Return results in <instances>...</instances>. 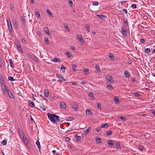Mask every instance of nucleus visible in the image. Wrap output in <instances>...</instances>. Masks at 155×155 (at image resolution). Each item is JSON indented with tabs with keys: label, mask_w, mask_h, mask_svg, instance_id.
<instances>
[{
	"label": "nucleus",
	"mask_w": 155,
	"mask_h": 155,
	"mask_svg": "<svg viewBox=\"0 0 155 155\" xmlns=\"http://www.w3.org/2000/svg\"><path fill=\"white\" fill-rule=\"evenodd\" d=\"M35 15H36V16L38 18H40V14L38 11L37 12L36 11V10L35 12Z\"/></svg>",
	"instance_id": "c756f323"
},
{
	"label": "nucleus",
	"mask_w": 155,
	"mask_h": 155,
	"mask_svg": "<svg viewBox=\"0 0 155 155\" xmlns=\"http://www.w3.org/2000/svg\"><path fill=\"white\" fill-rule=\"evenodd\" d=\"M114 100L118 104L120 103V101L118 98H114Z\"/></svg>",
	"instance_id": "f704fd0d"
},
{
	"label": "nucleus",
	"mask_w": 155,
	"mask_h": 155,
	"mask_svg": "<svg viewBox=\"0 0 155 155\" xmlns=\"http://www.w3.org/2000/svg\"><path fill=\"white\" fill-rule=\"evenodd\" d=\"M36 144L37 145V146L38 147V148L39 151H40L41 145H40V142H39V141L38 140L36 141Z\"/></svg>",
	"instance_id": "f3484780"
},
{
	"label": "nucleus",
	"mask_w": 155,
	"mask_h": 155,
	"mask_svg": "<svg viewBox=\"0 0 155 155\" xmlns=\"http://www.w3.org/2000/svg\"><path fill=\"white\" fill-rule=\"evenodd\" d=\"M66 54L67 56H68V58H70L71 56V55L70 53L68 51H67L66 52Z\"/></svg>",
	"instance_id": "c03bdc74"
},
{
	"label": "nucleus",
	"mask_w": 155,
	"mask_h": 155,
	"mask_svg": "<svg viewBox=\"0 0 155 155\" xmlns=\"http://www.w3.org/2000/svg\"><path fill=\"white\" fill-rule=\"evenodd\" d=\"M75 137L77 140H79L81 139V137L80 136H79L76 135H75Z\"/></svg>",
	"instance_id": "37998d69"
},
{
	"label": "nucleus",
	"mask_w": 155,
	"mask_h": 155,
	"mask_svg": "<svg viewBox=\"0 0 155 155\" xmlns=\"http://www.w3.org/2000/svg\"><path fill=\"white\" fill-rule=\"evenodd\" d=\"M124 26L125 25L126 26H127V20H125V19H124Z\"/></svg>",
	"instance_id": "49530a36"
},
{
	"label": "nucleus",
	"mask_w": 155,
	"mask_h": 155,
	"mask_svg": "<svg viewBox=\"0 0 155 155\" xmlns=\"http://www.w3.org/2000/svg\"><path fill=\"white\" fill-rule=\"evenodd\" d=\"M139 148L140 151H142L143 150V146L140 145L139 146Z\"/></svg>",
	"instance_id": "3c124183"
},
{
	"label": "nucleus",
	"mask_w": 155,
	"mask_h": 155,
	"mask_svg": "<svg viewBox=\"0 0 155 155\" xmlns=\"http://www.w3.org/2000/svg\"><path fill=\"white\" fill-rule=\"evenodd\" d=\"M84 72L86 74H88L89 73V70L88 69H85L84 70Z\"/></svg>",
	"instance_id": "5fc2aeb1"
},
{
	"label": "nucleus",
	"mask_w": 155,
	"mask_h": 155,
	"mask_svg": "<svg viewBox=\"0 0 155 155\" xmlns=\"http://www.w3.org/2000/svg\"><path fill=\"white\" fill-rule=\"evenodd\" d=\"M56 76L59 78L58 81H60L61 82L64 83L65 82V79L64 78L62 75L60 74H56Z\"/></svg>",
	"instance_id": "7ed1b4c3"
},
{
	"label": "nucleus",
	"mask_w": 155,
	"mask_h": 155,
	"mask_svg": "<svg viewBox=\"0 0 155 155\" xmlns=\"http://www.w3.org/2000/svg\"><path fill=\"white\" fill-rule=\"evenodd\" d=\"M40 108L44 111H45L46 110L45 106L43 105L40 106Z\"/></svg>",
	"instance_id": "09e8293b"
},
{
	"label": "nucleus",
	"mask_w": 155,
	"mask_h": 155,
	"mask_svg": "<svg viewBox=\"0 0 155 155\" xmlns=\"http://www.w3.org/2000/svg\"><path fill=\"white\" fill-rule=\"evenodd\" d=\"M72 69L74 71H76V70L77 67L75 64H73L72 66Z\"/></svg>",
	"instance_id": "72a5a7b5"
},
{
	"label": "nucleus",
	"mask_w": 155,
	"mask_h": 155,
	"mask_svg": "<svg viewBox=\"0 0 155 155\" xmlns=\"http://www.w3.org/2000/svg\"><path fill=\"white\" fill-rule=\"evenodd\" d=\"M135 95L136 97H139V96H140V95H139V94H138L137 93H135Z\"/></svg>",
	"instance_id": "69168bd1"
},
{
	"label": "nucleus",
	"mask_w": 155,
	"mask_h": 155,
	"mask_svg": "<svg viewBox=\"0 0 155 155\" xmlns=\"http://www.w3.org/2000/svg\"><path fill=\"white\" fill-rule=\"evenodd\" d=\"M96 141L97 143H99L101 142V140L98 137H97L96 139Z\"/></svg>",
	"instance_id": "a211bd4d"
},
{
	"label": "nucleus",
	"mask_w": 155,
	"mask_h": 155,
	"mask_svg": "<svg viewBox=\"0 0 155 155\" xmlns=\"http://www.w3.org/2000/svg\"><path fill=\"white\" fill-rule=\"evenodd\" d=\"M0 84L3 94L4 95L5 94L6 91V86L5 81H0Z\"/></svg>",
	"instance_id": "f03ea898"
},
{
	"label": "nucleus",
	"mask_w": 155,
	"mask_h": 155,
	"mask_svg": "<svg viewBox=\"0 0 155 155\" xmlns=\"http://www.w3.org/2000/svg\"><path fill=\"white\" fill-rule=\"evenodd\" d=\"M9 60L11 67L12 68H14V64L12 60L10 59H9Z\"/></svg>",
	"instance_id": "6ab92c4d"
},
{
	"label": "nucleus",
	"mask_w": 155,
	"mask_h": 155,
	"mask_svg": "<svg viewBox=\"0 0 155 155\" xmlns=\"http://www.w3.org/2000/svg\"><path fill=\"white\" fill-rule=\"evenodd\" d=\"M30 103V106L31 107H34L35 106V105L34 103L32 101H30V102L29 103Z\"/></svg>",
	"instance_id": "4c0bfd02"
},
{
	"label": "nucleus",
	"mask_w": 155,
	"mask_h": 155,
	"mask_svg": "<svg viewBox=\"0 0 155 155\" xmlns=\"http://www.w3.org/2000/svg\"><path fill=\"white\" fill-rule=\"evenodd\" d=\"M17 47L18 50L21 53H22V49L21 46V44L20 42H18L17 43Z\"/></svg>",
	"instance_id": "1a4fd4ad"
},
{
	"label": "nucleus",
	"mask_w": 155,
	"mask_h": 155,
	"mask_svg": "<svg viewBox=\"0 0 155 155\" xmlns=\"http://www.w3.org/2000/svg\"><path fill=\"white\" fill-rule=\"evenodd\" d=\"M78 39L79 41L80 39L82 38V37L81 35H77Z\"/></svg>",
	"instance_id": "864d4df0"
},
{
	"label": "nucleus",
	"mask_w": 155,
	"mask_h": 155,
	"mask_svg": "<svg viewBox=\"0 0 155 155\" xmlns=\"http://www.w3.org/2000/svg\"><path fill=\"white\" fill-rule=\"evenodd\" d=\"M44 40L46 44H48L49 42V40H48L47 38H45Z\"/></svg>",
	"instance_id": "79ce46f5"
},
{
	"label": "nucleus",
	"mask_w": 155,
	"mask_h": 155,
	"mask_svg": "<svg viewBox=\"0 0 155 155\" xmlns=\"http://www.w3.org/2000/svg\"><path fill=\"white\" fill-rule=\"evenodd\" d=\"M105 78L108 82L111 81V83H113L114 82V80L110 76L107 75L105 77Z\"/></svg>",
	"instance_id": "39448f33"
},
{
	"label": "nucleus",
	"mask_w": 155,
	"mask_h": 155,
	"mask_svg": "<svg viewBox=\"0 0 155 155\" xmlns=\"http://www.w3.org/2000/svg\"><path fill=\"white\" fill-rule=\"evenodd\" d=\"M8 30L9 31L10 33H11V32H12V26H8Z\"/></svg>",
	"instance_id": "e433bc0d"
},
{
	"label": "nucleus",
	"mask_w": 155,
	"mask_h": 155,
	"mask_svg": "<svg viewBox=\"0 0 155 155\" xmlns=\"http://www.w3.org/2000/svg\"><path fill=\"white\" fill-rule=\"evenodd\" d=\"M89 95L92 99H94L93 94L92 93H90L89 94Z\"/></svg>",
	"instance_id": "de8ad7c7"
},
{
	"label": "nucleus",
	"mask_w": 155,
	"mask_h": 155,
	"mask_svg": "<svg viewBox=\"0 0 155 155\" xmlns=\"http://www.w3.org/2000/svg\"><path fill=\"white\" fill-rule=\"evenodd\" d=\"M111 131L110 130H109L107 131V136H110L111 135Z\"/></svg>",
	"instance_id": "a19ab883"
},
{
	"label": "nucleus",
	"mask_w": 155,
	"mask_h": 155,
	"mask_svg": "<svg viewBox=\"0 0 155 155\" xmlns=\"http://www.w3.org/2000/svg\"><path fill=\"white\" fill-rule=\"evenodd\" d=\"M21 21L22 23L24 26H25L26 25V23L25 22V19L23 17L21 16Z\"/></svg>",
	"instance_id": "ddd939ff"
},
{
	"label": "nucleus",
	"mask_w": 155,
	"mask_h": 155,
	"mask_svg": "<svg viewBox=\"0 0 155 155\" xmlns=\"http://www.w3.org/2000/svg\"><path fill=\"white\" fill-rule=\"evenodd\" d=\"M48 117L50 119L51 121L54 123L56 122V120L58 121H60V119H59V117L54 114H50L48 113Z\"/></svg>",
	"instance_id": "f257e3e1"
},
{
	"label": "nucleus",
	"mask_w": 155,
	"mask_h": 155,
	"mask_svg": "<svg viewBox=\"0 0 155 155\" xmlns=\"http://www.w3.org/2000/svg\"><path fill=\"white\" fill-rule=\"evenodd\" d=\"M44 94L45 97H48V96L49 93L47 90H45Z\"/></svg>",
	"instance_id": "aec40b11"
},
{
	"label": "nucleus",
	"mask_w": 155,
	"mask_h": 155,
	"mask_svg": "<svg viewBox=\"0 0 155 155\" xmlns=\"http://www.w3.org/2000/svg\"><path fill=\"white\" fill-rule=\"evenodd\" d=\"M120 119L123 121H126L127 120L126 118L124 117H120Z\"/></svg>",
	"instance_id": "13d9d810"
},
{
	"label": "nucleus",
	"mask_w": 155,
	"mask_h": 155,
	"mask_svg": "<svg viewBox=\"0 0 155 155\" xmlns=\"http://www.w3.org/2000/svg\"><path fill=\"white\" fill-rule=\"evenodd\" d=\"M108 143L109 146L111 147H113L114 145V144L112 142V140H109L108 141Z\"/></svg>",
	"instance_id": "4468645a"
},
{
	"label": "nucleus",
	"mask_w": 155,
	"mask_h": 155,
	"mask_svg": "<svg viewBox=\"0 0 155 155\" xmlns=\"http://www.w3.org/2000/svg\"><path fill=\"white\" fill-rule=\"evenodd\" d=\"M101 128V127H97L96 128V130L97 132H99V131L100 130Z\"/></svg>",
	"instance_id": "0e129e2a"
},
{
	"label": "nucleus",
	"mask_w": 155,
	"mask_h": 155,
	"mask_svg": "<svg viewBox=\"0 0 155 155\" xmlns=\"http://www.w3.org/2000/svg\"><path fill=\"white\" fill-rule=\"evenodd\" d=\"M44 31L48 35H49L50 34L48 28L46 27L44 28Z\"/></svg>",
	"instance_id": "f8f14e48"
},
{
	"label": "nucleus",
	"mask_w": 155,
	"mask_h": 155,
	"mask_svg": "<svg viewBox=\"0 0 155 155\" xmlns=\"http://www.w3.org/2000/svg\"><path fill=\"white\" fill-rule=\"evenodd\" d=\"M124 74L126 78H129V77L130 75L127 71H125L124 72Z\"/></svg>",
	"instance_id": "5701e85b"
},
{
	"label": "nucleus",
	"mask_w": 155,
	"mask_h": 155,
	"mask_svg": "<svg viewBox=\"0 0 155 155\" xmlns=\"http://www.w3.org/2000/svg\"><path fill=\"white\" fill-rule=\"evenodd\" d=\"M2 144L3 145H5L7 143V141L6 140H3L2 143Z\"/></svg>",
	"instance_id": "4d7b16f0"
},
{
	"label": "nucleus",
	"mask_w": 155,
	"mask_h": 155,
	"mask_svg": "<svg viewBox=\"0 0 155 155\" xmlns=\"http://www.w3.org/2000/svg\"><path fill=\"white\" fill-rule=\"evenodd\" d=\"M65 69V68L64 66H62L61 68V70H62L63 71H64Z\"/></svg>",
	"instance_id": "680f3d73"
},
{
	"label": "nucleus",
	"mask_w": 155,
	"mask_h": 155,
	"mask_svg": "<svg viewBox=\"0 0 155 155\" xmlns=\"http://www.w3.org/2000/svg\"><path fill=\"white\" fill-rule=\"evenodd\" d=\"M96 16L99 17L100 18H102V17H104V16L103 15H99V14L97 15H96Z\"/></svg>",
	"instance_id": "6e6d98bb"
},
{
	"label": "nucleus",
	"mask_w": 155,
	"mask_h": 155,
	"mask_svg": "<svg viewBox=\"0 0 155 155\" xmlns=\"http://www.w3.org/2000/svg\"><path fill=\"white\" fill-rule=\"evenodd\" d=\"M18 131L19 133V136L20 138L22 137V136H25V135L24 134L22 130L20 128H18Z\"/></svg>",
	"instance_id": "6e6552de"
},
{
	"label": "nucleus",
	"mask_w": 155,
	"mask_h": 155,
	"mask_svg": "<svg viewBox=\"0 0 155 155\" xmlns=\"http://www.w3.org/2000/svg\"><path fill=\"white\" fill-rule=\"evenodd\" d=\"M108 126V124L107 123H105L104 124H102L101 125V127L103 128H106Z\"/></svg>",
	"instance_id": "dca6fc26"
},
{
	"label": "nucleus",
	"mask_w": 155,
	"mask_h": 155,
	"mask_svg": "<svg viewBox=\"0 0 155 155\" xmlns=\"http://www.w3.org/2000/svg\"><path fill=\"white\" fill-rule=\"evenodd\" d=\"M24 142V143L25 144L27 145L28 144V140L27 139L25 135V136H23L21 137L20 138Z\"/></svg>",
	"instance_id": "0eeeda50"
},
{
	"label": "nucleus",
	"mask_w": 155,
	"mask_h": 155,
	"mask_svg": "<svg viewBox=\"0 0 155 155\" xmlns=\"http://www.w3.org/2000/svg\"><path fill=\"white\" fill-rule=\"evenodd\" d=\"M6 91L7 94L9 97L12 99H13L14 98V97L11 90L7 88L6 89Z\"/></svg>",
	"instance_id": "20e7f679"
},
{
	"label": "nucleus",
	"mask_w": 155,
	"mask_h": 155,
	"mask_svg": "<svg viewBox=\"0 0 155 155\" xmlns=\"http://www.w3.org/2000/svg\"><path fill=\"white\" fill-rule=\"evenodd\" d=\"M95 68L97 72L100 71L101 70L99 65H96L95 66Z\"/></svg>",
	"instance_id": "bb28decb"
},
{
	"label": "nucleus",
	"mask_w": 155,
	"mask_h": 155,
	"mask_svg": "<svg viewBox=\"0 0 155 155\" xmlns=\"http://www.w3.org/2000/svg\"><path fill=\"white\" fill-rule=\"evenodd\" d=\"M60 106L61 109H65L66 107V105L63 102H61L60 104Z\"/></svg>",
	"instance_id": "9b49d317"
},
{
	"label": "nucleus",
	"mask_w": 155,
	"mask_h": 155,
	"mask_svg": "<svg viewBox=\"0 0 155 155\" xmlns=\"http://www.w3.org/2000/svg\"><path fill=\"white\" fill-rule=\"evenodd\" d=\"M60 59L58 58H54V59L53 60V61L54 62H60Z\"/></svg>",
	"instance_id": "c85d7f7f"
},
{
	"label": "nucleus",
	"mask_w": 155,
	"mask_h": 155,
	"mask_svg": "<svg viewBox=\"0 0 155 155\" xmlns=\"http://www.w3.org/2000/svg\"><path fill=\"white\" fill-rule=\"evenodd\" d=\"M73 107L75 110L77 111L78 110V105L75 104H74L72 105Z\"/></svg>",
	"instance_id": "b1692460"
},
{
	"label": "nucleus",
	"mask_w": 155,
	"mask_h": 155,
	"mask_svg": "<svg viewBox=\"0 0 155 155\" xmlns=\"http://www.w3.org/2000/svg\"><path fill=\"white\" fill-rule=\"evenodd\" d=\"M79 41L80 43H83L84 42V40L83 38L81 39H80Z\"/></svg>",
	"instance_id": "e2e57ef3"
},
{
	"label": "nucleus",
	"mask_w": 155,
	"mask_h": 155,
	"mask_svg": "<svg viewBox=\"0 0 155 155\" xmlns=\"http://www.w3.org/2000/svg\"><path fill=\"white\" fill-rule=\"evenodd\" d=\"M114 143L117 147V149L119 150L120 149V144H119V143L118 142H116Z\"/></svg>",
	"instance_id": "2eb2a0df"
},
{
	"label": "nucleus",
	"mask_w": 155,
	"mask_h": 155,
	"mask_svg": "<svg viewBox=\"0 0 155 155\" xmlns=\"http://www.w3.org/2000/svg\"><path fill=\"white\" fill-rule=\"evenodd\" d=\"M109 57L110 58L111 60L113 59L114 58V54L111 53H110L109 54Z\"/></svg>",
	"instance_id": "412c9836"
},
{
	"label": "nucleus",
	"mask_w": 155,
	"mask_h": 155,
	"mask_svg": "<svg viewBox=\"0 0 155 155\" xmlns=\"http://www.w3.org/2000/svg\"><path fill=\"white\" fill-rule=\"evenodd\" d=\"M14 25L16 28H18V26L16 20H15V22H14Z\"/></svg>",
	"instance_id": "a18cd8bd"
},
{
	"label": "nucleus",
	"mask_w": 155,
	"mask_h": 155,
	"mask_svg": "<svg viewBox=\"0 0 155 155\" xmlns=\"http://www.w3.org/2000/svg\"><path fill=\"white\" fill-rule=\"evenodd\" d=\"M86 114L89 116L93 115V114L91 110L87 109L86 111Z\"/></svg>",
	"instance_id": "9d476101"
},
{
	"label": "nucleus",
	"mask_w": 155,
	"mask_h": 155,
	"mask_svg": "<svg viewBox=\"0 0 155 155\" xmlns=\"http://www.w3.org/2000/svg\"><path fill=\"white\" fill-rule=\"evenodd\" d=\"M90 129H91V127H89L84 132V133H85L84 134L85 135H86L89 132Z\"/></svg>",
	"instance_id": "a878e982"
},
{
	"label": "nucleus",
	"mask_w": 155,
	"mask_h": 155,
	"mask_svg": "<svg viewBox=\"0 0 155 155\" xmlns=\"http://www.w3.org/2000/svg\"><path fill=\"white\" fill-rule=\"evenodd\" d=\"M9 7L12 10H14V7L12 5V4H10Z\"/></svg>",
	"instance_id": "052dcab7"
},
{
	"label": "nucleus",
	"mask_w": 155,
	"mask_h": 155,
	"mask_svg": "<svg viewBox=\"0 0 155 155\" xmlns=\"http://www.w3.org/2000/svg\"><path fill=\"white\" fill-rule=\"evenodd\" d=\"M107 88L109 89H113V87L111 85L107 86Z\"/></svg>",
	"instance_id": "338daca9"
},
{
	"label": "nucleus",
	"mask_w": 155,
	"mask_h": 155,
	"mask_svg": "<svg viewBox=\"0 0 155 155\" xmlns=\"http://www.w3.org/2000/svg\"><path fill=\"white\" fill-rule=\"evenodd\" d=\"M69 5L71 7H73V3L72 1H69Z\"/></svg>",
	"instance_id": "bf43d9fd"
},
{
	"label": "nucleus",
	"mask_w": 155,
	"mask_h": 155,
	"mask_svg": "<svg viewBox=\"0 0 155 155\" xmlns=\"http://www.w3.org/2000/svg\"><path fill=\"white\" fill-rule=\"evenodd\" d=\"M85 27H86V29L87 30V31L88 32H89L90 31V29L89 26L88 25H86V26Z\"/></svg>",
	"instance_id": "ea45409f"
},
{
	"label": "nucleus",
	"mask_w": 155,
	"mask_h": 155,
	"mask_svg": "<svg viewBox=\"0 0 155 155\" xmlns=\"http://www.w3.org/2000/svg\"><path fill=\"white\" fill-rule=\"evenodd\" d=\"M93 5L94 6H97L98 5V3L97 2H93Z\"/></svg>",
	"instance_id": "603ef678"
},
{
	"label": "nucleus",
	"mask_w": 155,
	"mask_h": 155,
	"mask_svg": "<svg viewBox=\"0 0 155 155\" xmlns=\"http://www.w3.org/2000/svg\"><path fill=\"white\" fill-rule=\"evenodd\" d=\"M7 21L8 22V27L12 26L11 21L9 19H7Z\"/></svg>",
	"instance_id": "7c9ffc66"
},
{
	"label": "nucleus",
	"mask_w": 155,
	"mask_h": 155,
	"mask_svg": "<svg viewBox=\"0 0 155 155\" xmlns=\"http://www.w3.org/2000/svg\"><path fill=\"white\" fill-rule=\"evenodd\" d=\"M64 27L68 31H69L68 26L67 24H66L64 25Z\"/></svg>",
	"instance_id": "58836bf2"
},
{
	"label": "nucleus",
	"mask_w": 155,
	"mask_h": 155,
	"mask_svg": "<svg viewBox=\"0 0 155 155\" xmlns=\"http://www.w3.org/2000/svg\"><path fill=\"white\" fill-rule=\"evenodd\" d=\"M97 107H98V108L100 109V110H101L102 109V107H101V104H100V103H98L97 104Z\"/></svg>",
	"instance_id": "8fccbe9b"
},
{
	"label": "nucleus",
	"mask_w": 155,
	"mask_h": 155,
	"mask_svg": "<svg viewBox=\"0 0 155 155\" xmlns=\"http://www.w3.org/2000/svg\"><path fill=\"white\" fill-rule=\"evenodd\" d=\"M144 51L147 54H148L150 52V48H147L145 49Z\"/></svg>",
	"instance_id": "cd10ccee"
},
{
	"label": "nucleus",
	"mask_w": 155,
	"mask_h": 155,
	"mask_svg": "<svg viewBox=\"0 0 155 155\" xmlns=\"http://www.w3.org/2000/svg\"><path fill=\"white\" fill-rule=\"evenodd\" d=\"M46 12L49 15H51V16H52V14L49 10L48 9H47Z\"/></svg>",
	"instance_id": "473e14b6"
},
{
	"label": "nucleus",
	"mask_w": 155,
	"mask_h": 155,
	"mask_svg": "<svg viewBox=\"0 0 155 155\" xmlns=\"http://www.w3.org/2000/svg\"><path fill=\"white\" fill-rule=\"evenodd\" d=\"M131 6L133 9L136 8H137L136 5L135 4H132L131 5Z\"/></svg>",
	"instance_id": "c9c22d12"
},
{
	"label": "nucleus",
	"mask_w": 155,
	"mask_h": 155,
	"mask_svg": "<svg viewBox=\"0 0 155 155\" xmlns=\"http://www.w3.org/2000/svg\"><path fill=\"white\" fill-rule=\"evenodd\" d=\"M122 11L125 14H127V10L126 9H123Z\"/></svg>",
	"instance_id": "774afa93"
},
{
	"label": "nucleus",
	"mask_w": 155,
	"mask_h": 155,
	"mask_svg": "<svg viewBox=\"0 0 155 155\" xmlns=\"http://www.w3.org/2000/svg\"><path fill=\"white\" fill-rule=\"evenodd\" d=\"M122 35L124 37L127 36L126 32L127 31H121Z\"/></svg>",
	"instance_id": "393cba45"
},
{
	"label": "nucleus",
	"mask_w": 155,
	"mask_h": 155,
	"mask_svg": "<svg viewBox=\"0 0 155 155\" xmlns=\"http://www.w3.org/2000/svg\"><path fill=\"white\" fill-rule=\"evenodd\" d=\"M127 31V26L124 25L123 26L121 29V31Z\"/></svg>",
	"instance_id": "4be33fe9"
},
{
	"label": "nucleus",
	"mask_w": 155,
	"mask_h": 155,
	"mask_svg": "<svg viewBox=\"0 0 155 155\" xmlns=\"http://www.w3.org/2000/svg\"><path fill=\"white\" fill-rule=\"evenodd\" d=\"M24 142V143L25 144L27 145L28 144V140L27 139L25 135V136H23L21 137L20 138Z\"/></svg>",
	"instance_id": "423d86ee"
},
{
	"label": "nucleus",
	"mask_w": 155,
	"mask_h": 155,
	"mask_svg": "<svg viewBox=\"0 0 155 155\" xmlns=\"http://www.w3.org/2000/svg\"><path fill=\"white\" fill-rule=\"evenodd\" d=\"M8 79L11 81H14L15 80L13 78V77L12 76H8Z\"/></svg>",
	"instance_id": "2f4dec72"
}]
</instances>
